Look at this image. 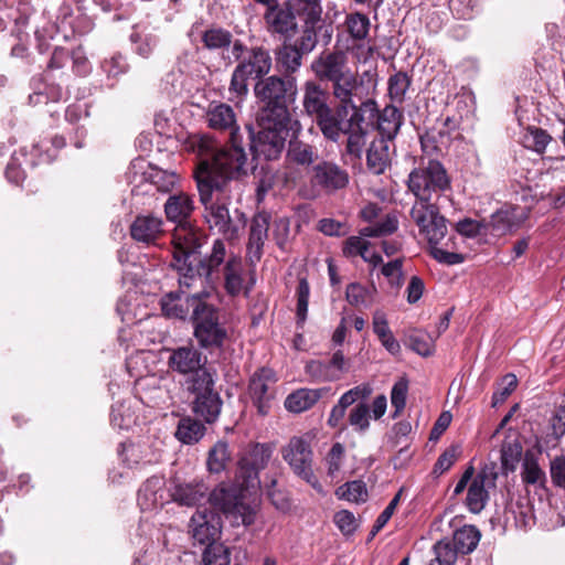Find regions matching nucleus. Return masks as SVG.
Masks as SVG:
<instances>
[{
  "instance_id": "f257e3e1",
  "label": "nucleus",
  "mask_w": 565,
  "mask_h": 565,
  "mask_svg": "<svg viewBox=\"0 0 565 565\" xmlns=\"http://www.w3.org/2000/svg\"><path fill=\"white\" fill-rule=\"evenodd\" d=\"M201 158L195 179L199 181H228L231 188L238 191L241 184L237 178L247 171V154L242 146V136L237 131L232 132L230 145L217 147L216 141L210 136H201L194 142Z\"/></svg>"
},
{
  "instance_id": "f03ea898",
  "label": "nucleus",
  "mask_w": 565,
  "mask_h": 565,
  "mask_svg": "<svg viewBox=\"0 0 565 565\" xmlns=\"http://www.w3.org/2000/svg\"><path fill=\"white\" fill-rule=\"evenodd\" d=\"M196 185L200 201L204 206L203 217L209 227L227 241L238 238L246 225V216L238 209L234 210L233 214L228 210V204L238 191L233 190L228 181L220 183L199 181Z\"/></svg>"
},
{
  "instance_id": "7ed1b4c3",
  "label": "nucleus",
  "mask_w": 565,
  "mask_h": 565,
  "mask_svg": "<svg viewBox=\"0 0 565 565\" xmlns=\"http://www.w3.org/2000/svg\"><path fill=\"white\" fill-rule=\"evenodd\" d=\"M226 257V245L221 238L214 239L211 252L199 260L172 262L179 273V290L198 295L204 300L211 296L221 279V266Z\"/></svg>"
},
{
  "instance_id": "20e7f679",
  "label": "nucleus",
  "mask_w": 565,
  "mask_h": 565,
  "mask_svg": "<svg viewBox=\"0 0 565 565\" xmlns=\"http://www.w3.org/2000/svg\"><path fill=\"white\" fill-rule=\"evenodd\" d=\"M226 65L237 63L233 70L228 92L238 99L248 94V79L254 77L260 81L271 70L270 53L264 46H246L236 39L231 46V52L223 56Z\"/></svg>"
},
{
  "instance_id": "39448f33",
  "label": "nucleus",
  "mask_w": 565,
  "mask_h": 565,
  "mask_svg": "<svg viewBox=\"0 0 565 565\" xmlns=\"http://www.w3.org/2000/svg\"><path fill=\"white\" fill-rule=\"evenodd\" d=\"M311 71L320 82H330L332 96L343 105H351L361 86L358 75L349 66L343 51H323L311 63Z\"/></svg>"
},
{
  "instance_id": "423d86ee",
  "label": "nucleus",
  "mask_w": 565,
  "mask_h": 565,
  "mask_svg": "<svg viewBox=\"0 0 565 565\" xmlns=\"http://www.w3.org/2000/svg\"><path fill=\"white\" fill-rule=\"evenodd\" d=\"M409 216L417 225L419 234L427 239L429 254L435 260L445 265H457L465 260L462 254L448 252L438 246L447 234V220L440 214L436 202L416 200Z\"/></svg>"
},
{
  "instance_id": "0eeeda50",
  "label": "nucleus",
  "mask_w": 565,
  "mask_h": 565,
  "mask_svg": "<svg viewBox=\"0 0 565 565\" xmlns=\"http://www.w3.org/2000/svg\"><path fill=\"white\" fill-rule=\"evenodd\" d=\"M257 490L247 488L244 480L236 477V482H222L207 497L210 505L231 519L235 525L248 526L254 523L256 505L250 499Z\"/></svg>"
},
{
  "instance_id": "6e6552de",
  "label": "nucleus",
  "mask_w": 565,
  "mask_h": 565,
  "mask_svg": "<svg viewBox=\"0 0 565 565\" xmlns=\"http://www.w3.org/2000/svg\"><path fill=\"white\" fill-rule=\"evenodd\" d=\"M407 186L417 201L436 202L450 188V179L438 160L429 159L411 171Z\"/></svg>"
},
{
  "instance_id": "1a4fd4ad",
  "label": "nucleus",
  "mask_w": 565,
  "mask_h": 565,
  "mask_svg": "<svg viewBox=\"0 0 565 565\" xmlns=\"http://www.w3.org/2000/svg\"><path fill=\"white\" fill-rule=\"evenodd\" d=\"M215 374H202L198 379L186 380V390L194 395L192 411L205 423H215L221 414L223 402L214 388Z\"/></svg>"
},
{
  "instance_id": "9d476101",
  "label": "nucleus",
  "mask_w": 565,
  "mask_h": 565,
  "mask_svg": "<svg viewBox=\"0 0 565 565\" xmlns=\"http://www.w3.org/2000/svg\"><path fill=\"white\" fill-rule=\"evenodd\" d=\"M194 337L204 349L221 348L226 338L225 327L220 322L218 309L206 301L199 305L191 315Z\"/></svg>"
},
{
  "instance_id": "9b49d317",
  "label": "nucleus",
  "mask_w": 565,
  "mask_h": 565,
  "mask_svg": "<svg viewBox=\"0 0 565 565\" xmlns=\"http://www.w3.org/2000/svg\"><path fill=\"white\" fill-rule=\"evenodd\" d=\"M281 456L294 473L315 489L320 488L312 469L313 452L306 436H294L282 447Z\"/></svg>"
},
{
  "instance_id": "f8f14e48",
  "label": "nucleus",
  "mask_w": 565,
  "mask_h": 565,
  "mask_svg": "<svg viewBox=\"0 0 565 565\" xmlns=\"http://www.w3.org/2000/svg\"><path fill=\"white\" fill-rule=\"evenodd\" d=\"M169 353L168 366L172 372L189 379H198L204 374H215L206 366L207 359L193 345H182L167 349Z\"/></svg>"
},
{
  "instance_id": "ddd939ff",
  "label": "nucleus",
  "mask_w": 565,
  "mask_h": 565,
  "mask_svg": "<svg viewBox=\"0 0 565 565\" xmlns=\"http://www.w3.org/2000/svg\"><path fill=\"white\" fill-rule=\"evenodd\" d=\"M273 448L268 444H254L238 461L237 478L244 480L247 488L258 490L259 471L265 469L271 458Z\"/></svg>"
},
{
  "instance_id": "4468645a",
  "label": "nucleus",
  "mask_w": 565,
  "mask_h": 565,
  "mask_svg": "<svg viewBox=\"0 0 565 565\" xmlns=\"http://www.w3.org/2000/svg\"><path fill=\"white\" fill-rule=\"evenodd\" d=\"M256 98L264 104L292 103L297 95V85L294 78H284L277 75L265 76L254 86Z\"/></svg>"
},
{
  "instance_id": "2eb2a0df",
  "label": "nucleus",
  "mask_w": 565,
  "mask_h": 565,
  "mask_svg": "<svg viewBox=\"0 0 565 565\" xmlns=\"http://www.w3.org/2000/svg\"><path fill=\"white\" fill-rule=\"evenodd\" d=\"M276 382V374L269 367H260L250 376L248 394L262 416L267 415L270 409Z\"/></svg>"
},
{
  "instance_id": "dca6fc26",
  "label": "nucleus",
  "mask_w": 565,
  "mask_h": 565,
  "mask_svg": "<svg viewBox=\"0 0 565 565\" xmlns=\"http://www.w3.org/2000/svg\"><path fill=\"white\" fill-rule=\"evenodd\" d=\"M288 105L289 103L264 104L258 119L259 127L300 135L302 126L298 119H291Z\"/></svg>"
},
{
  "instance_id": "f3484780",
  "label": "nucleus",
  "mask_w": 565,
  "mask_h": 565,
  "mask_svg": "<svg viewBox=\"0 0 565 565\" xmlns=\"http://www.w3.org/2000/svg\"><path fill=\"white\" fill-rule=\"evenodd\" d=\"M266 7L264 21L270 34H279L289 38L296 33L298 28L296 17L298 14L291 6H289L288 0L284 4H278V1H276Z\"/></svg>"
},
{
  "instance_id": "a211bd4d",
  "label": "nucleus",
  "mask_w": 565,
  "mask_h": 565,
  "mask_svg": "<svg viewBox=\"0 0 565 565\" xmlns=\"http://www.w3.org/2000/svg\"><path fill=\"white\" fill-rule=\"evenodd\" d=\"M288 132L260 127L256 135L250 134V150L256 158L277 159L285 148Z\"/></svg>"
},
{
  "instance_id": "6ab92c4d",
  "label": "nucleus",
  "mask_w": 565,
  "mask_h": 565,
  "mask_svg": "<svg viewBox=\"0 0 565 565\" xmlns=\"http://www.w3.org/2000/svg\"><path fill=\"white\" fill-rule=\"evenodd\" d=\"M350 177L347 170L331 161L318 162L312 168L311 183L328 193L348 186Z\"/></svg>"
},
{
  "instance_id": "aec40b11",
  "label": "nucleus",
  "mask_w": 565,
  "mask_h": 565,
  "mask_svg": "<svg viewBox=\"0 0 565 565\" xmlns=\"http://www.w3.org/2000/svg\"><path fill=\"white\" fill-rule=\"evenodd\" d=\"M204 302L198 295H188L180 290L164 295L160 301L166 317L180 320L186 319L190 312L192 315L194 309Z\"/></svg>"
},
{
  "instance_id": "412c9836",
  "label": "nucleus",
  "mask_w": 565,
  "mask_h": 565,
  "mask_svg": "<svg viewBox=\"0 0 565 565\" xmlns=\"http://www.w3.org/2000/svg\"><path fill=\"white\" fill-rule=\"evenodd\" d=\"M192 537L201 545H215L220 535V518L212 512L198 509L190 521Z\"/></svg>"
},
{
  "instance_id": "4be33fe9",
  "label": "nucleus",
  "mask_w": 565,
  "mask_h": 565,
  "mask_svg": "<svg viewBox=\"0 0 565 565\" xmlns=\"http://www.w3.org/2000/svg\"><path fill=\"white\" fill-rule=\"evenodd\" d=\"M173 260H196L202 243L200 235L189 225H178L173 233Z\"/></svg>"
},
{
  "instance_id": "5701e85b",
  "label": "nucleus",
  "mask_w": 565,
  "mask_h": 565,
  "mask_svg": "<svg viewBox=\"0 0 565 565\" xmlns=\"http://www.w3.org/2000/svg\"><path fill=\"white\" fill-rule=\"evenodd\" d=\"M348 108L349 105L339 103L337 109L329 107L313 118L326 139L338 141L342 132H348V127H345V121L343 120L347 116Z\"/></svg>"
},
{
  "instance_id": "b1692460",
  "label": "nucleus",
  "mask_w": 565,
  "mask_h": 565,
  "mask_svg": "<svg viewBox=\"0 0 565 565\" xmlns=\"http://www.w3.org/2000/svg\"><path fill=\"white\" fill-rule=\"evenodd\" d=\"M270 218V214L265 211L256 213L252 218L247 244V256L250 262H258L262 258L265 241L268 237Z\"/></svg>"
},
{
  "instance_id": "393cba45",
  "label": "nucleus",
  "mask_w": 565,
  "mask_h": 565,
  "mask_svg": "<svg viewBox=\"0 0 565 565\" xmlns=\"http://www.w3.org/2000/svg\"><path fill=\"white\" fill-rule=\"evenodd\" d=\"M523 454L521 436L518 430L509 428L500 449L501 470L503 475L514 472Z\"/></svg>"
},
{
  "instance_id": "a878e982",
  "label": "nucleus",
  "mask_w": 565,
  "mask_h": 565,
  "mask_svg": "<svg viewBox=\"0 0 565 565\" xmlns=\"http://www.w3.org/2000/svg\"><path fill=\"white\" fill-rule=\"evenodd\" d=\"M328 92L317 82L307 81L302 87V108L312 119L330 107Z\"/></svg>"
},
{
  "instance_id": "bb28decb",
  "label": "nucleus",
  "mask_w": 565,
  "mask_h": 565,
  "mask_svg": "<svg viewBox=\"0 0 565 565\" xmlns=\"http://www.w3.org/2000/svg\"><path fill=\"white\" fill-rule=\"evenodd\" d=\"M162 233V220L153 215H139L130 225L131 237L143 244H153Z\"/></svg>"
},
{
  "instance_id": "cd10ccee",
  "label": "nucleus",
  "mask_w": 565,
  "mask_h": 565,
  "mask_svg": "<svg viewBox=\"0 0 565 565\" xmlns=\"http://www.w3.org/2000/svg\"><path fill=\"white\" fill-rule=\"evenodd\" d=\"M206 120L210 128L220 131H228L230 139H232L233 131L239 134L234 109L225 103L211 104L206 111Z\"/></svg>"
},
{
  "instance_id": "c85d7f7f",
  "label": "nucleus",
  "mask_w": 565,
  "mask_h": 565,
  "mask_svg": "<svg viewBox=\"0 0 565 565\" xmlns=\"http://www.w3.org/2000/svg\"><path fill=\"white\" fill-rule=\"evenodd\" d=\"M371 25L370 18L360 11L347 13L342 24L348 38L356 47H362L369 42Z\"/></svg>"
},
{
  "instance_id": "c756f323",
  "label": "nucleus",
  "mask_w": 565,
  "mask_h": 565,
  "mask_svg": "<svg viewBox=\"0 0 565 565\" xmlns=\"http://www.w3.org/2000/svg\"><path fill=\"white\" fill-rule=\"evenodd\" d=\"M209 493L203 480L175 483L171 489L172 499L181 505L193 507L202 502Z\"/></svg>"
},
{
  "instance_id": "7c9ffc66",
  "label": "nucleus",
  "mask_w": 565,
  "mask_h": 565,
  "mask_svg": "<svg viewBox=\"0 0 565 565\" xmlns=\"http://www.w3.org/2000/svg\"><path fill=\"white\" fill-rule=\"evenodd\" d=\"M223 267V276H224V289L230 296H237L243 290V273L244 266L243 260L239 256L234 253H227Z\"/></svg>"
},
{
  "instance_id": "2f4dec72",
  "label": "nucleus",
  "mask_w": 565,
  "mask_h": 565,
  "mask_svg": "<svg viewBox=\"0 0 565 565\" xmlns=\"http://www.w3.org/2000/svg\"><path fill=\"white\" fill-rule=\"evenodd\" d=\"M318 151L312 146L299 139V135L291 134L286 152L289 164L308 168L318 159Z\"/></svg>"
},
{
  "instance_id": "473e14b6",
  "label": "nucleus",
  "mask_w": 565,
  "mask_h": 565,
  "mask_svg": "<svg viewBox=\"0 0 565 565\" xmlns=\"http://www.w3.org/2000/svg\"><path fill=\"white\" fill-rule=\"evenodd\" d=\"M524 217H519L515 215V209H501L494 212L488 223V234L493 236H503L508 233L513 232L519 228L524 221Z\"/></svg>"
},
{
  "instance_id": "72a5a7b5",
  "label": "nucleus",
  "mask_w": 565,
  "mask_h": 565,
  "mask_svg": "<svg viewBox=\"0 0 565 565\" xmlns=\"http://www.w3.org/2000/svg\"><path fill=\"white\" fill-rule=\"evenodd\" d=\"M193 209L192 198L183 192L170 195L164 203V213L168 221L177 223L178 225L188 224V218Z\"/></svg>"
},
{
  "instance_id": "f704fd0d",
  "label": "nucleus",
  "mask_w": 565,
  "mask_h": 565,
  "mask_svg": "<svg viewBox=\"0 0 565 565\" xmlns=\"http://www.w3.org/2000/svg\"><path fill=\"white\" fill-rule=\"evenodd\" d=\"M164 480L161 477L147 479L138 491V504L142 511H151L163 503Z\"/></svg>"
},
{
  "instance_id": "c9c22d12",
  "label": "nucleus",
  "mask_w": 565,
  "mask_h": 565,
  "mask_svg": "<svg viewBox=\"0 0 565 565\" xmlns=\"http://www.w3.org/2000/svg\"><path fill=\"white\" fill-rule=\"evenodd\" d=\"M326 388H299L285 399V407L291 413H302L310 409L326 393Z\"/></svg>"
},
{
  "instance_id": "e433bc0d",
  "label": "nucleus",
  "mask_w": 565,
  "mask_h": 565,
  "mask_svg": "<svg viewBox=\"0 0 565 565\" xmlns=\"http://www.w3.org/2000/svg\"><path fill=\"white\" fill-rule=\"evenodd\" d=\"M390 142L385 138L374 139L366 152L367 169L374 174H382L390 164Z\"/></svg>"
},
{
  "instance_id": "4c0bfd02",
  "label": "nucleus",
  "mask_w": 565,
  "mask_h": 565,
  "mask_svg": "<svg viewBox=\"0 0 565 565\" xmlns=\"http://www.w3.org/2000/svg\"><path fill=\"white\" fill-rule=\"evenodd\" d=\"M234 41L233 34L228 30L216 25L210 26L201 33L203 47L209 51H222L223 56L231 52Z\"/></svg>"
},
{
  "instance_id": "58836bf2",
  "label": "nucleus",
  "mask_w": 565,
  "mask_h": 565,
  "mask_svg": "<svg viewBox=\"0 0 565 565\" xmlns=\"http://www.w3.org/2000/svg\"><path fill=\"white\" fill-rule=\"evenodd\" d=\"M376 117L380 138L392 141L403 124V114L395 106L388 105L381 113L377 111Z\"/></svg>"
},
{
  "instance_id": "ea45409f",
  "label": "nucleus",
  "mask_w": 565,
  "mask_h": 565,
  "mask_svg": "<svg viewBox=\"0 0 565 565\" xmlns=\"http://www.w3.org/2000/svg\"><path fill=\"white\" fill-rule=\"evenodd\" d=\"M349 107L352 108L353 113L348 121H345V127H348V131L352 129L358 130H366L369 124H373L377 115V106L376 103L372 99H367L361 103L360 106L354 105L352 102Z\"/></svg>"
},
{
  "instance_id": "a19ab883",
  "label": "nucleus",
  "mask_w": 565,
  "mask_h": 565,
  "mask_svg": "<svg viewBox=\"0 0 565 565\" xmlns=\"http://www.w3.org/2000/svg\"><path fill=\"white\" fill-rule=\"evenodd\" d=\"M373 332L377 335L381 344L391 353V354H398L401 351V345L398 341L393 335L390 327L388 321L386 318V315L381 311L376 310L373 313V321H372Z\"/></svg>"
},
{
  "instance_id": "79ce46f5",
  "label": "nucleus",
  "mask_w": 565,
  "mask_h": 565,
  "mask_svg": "<svg viewBox=\"0 0 565 565\" xmlns=\"http://www.w3.org/2000/svg\"><path fill=\"white\" fill-rule=\"evenodd\" d=\"M206 427L204 424L190 416L183 417L179 420L174 436L185 445H193L199 443L205 435Z\"/></svg>"
},
{
  "instance_id": "37998d69",
  "label": "nucleus",
  "mask_w": 565,
  "mask_h": 565,
  "mask_svg": "<svg viewBox=\"0 0 565 565\" xmlns=\"http://www.w3.org/2000/svg\"><path fill=\"white\" fill-rule=\"evenodd\" d=\"M487 476L479 473L470 482L466 504L470 512L479 513L484 509L488 500V491L486 490Z\"/></svg>"
},
{
  "instance_id": "c03bdc74",
  "label": "nucleus",
  "mask_w": 565,
  "mask_h": 565,
  "mask_svg": "<svg viewBox=\"0 0 565 565\" xmlns=\"http://www.w3.org/2000/svg\"><path fill=\"white\" fill-rule=\"evenodd\" d=\"M120 457L124 462L128 465V467H134L137 465H147L157 462L159 460V452L149 454L143 446L140 444H121Z\"/></svg>"
},
{
  "instance_id": "a18cd8bd",
  "label": "nucleus",
  "mask_w": 565,
  "mask_h": 565,
  "mask_svg": "<svg viewBox=\"0 0 565 565\" xmlns=\"http://www.w3.org/2000/svg\"><path fill=\"white\" fill-rule=\"evenodd\" d=\"M521 479L523 483L531 486H544L546 476L539 465V458L532 451H526L521 467Z\"/></svg>"
},
{
  "instance_id": "49530a36",
  "label": "nucleus",
  "mask_w": 565,
  "mask_h": 565,
  "mask_svg": "<svg viewBox=\"0 0 565 565\" xmlns=\"http://www.w3.org/2000/svg\"><path fill=\"white\" fill-rule=\"evenodd\" d=\"M481 533L475 525H465L454 533L452 544L460 554L473 552L480 541Z\"/></svg>"
},
{
  "instance_id": "de8ad7c7",
  "label": "nucleus",
  "mask_w": 565,
  "mask_h": 565,
  "mask_svg": "<svg viewBox=\"0 0 565 565\" xmlns=\"http://www.w3.org/2000/svg\"><path fill=\"white\" fill-rule=\"evenodd\" d=\"M376 288H367L359 282H351L345 289L347 301L354 307L367 308L373 305Z\"/></svg>"
},
{
  "instance_id": "09e8293b",
  "label": "nucleus",
  "mask_w": 565,
  "mask_h": 565,
  "mask_svg": "<svg viewBox=\"0 0 565 565\" xmlns=\"http://www.w3.org/2000/svg\"><path fill=\"white\" fill-rule=\"evenodd\" d=\"M398 228V218L395 214H386L382 220L360 230L364 237H382L395 233Z\"/></svg>"
},
{
  "instance_id": "8fccbe9b",
  "label": "nucleus",
  "mask_w": 565,
  "mask_h": 565,
  "mask_svg": "<svg viewBox=\"0 0 565 565\" xmlns=\"http://www.w3.org/2000/svg\"><path fill=\"white\" fill-rule=\"evenodd\" d=\"M71 63V52L63 47H56L52 56L47 63L45 70V78L54 81L56 78L63 79L64 77H68L66 72H61L60 75H56V72L66 68Z\"/></svg>"
},
{
  "instance_id": "3c124183",
  "label": "nucleus",
  "mask_w": 565,
  "mask_h": 565,
  "mask_svg": "<svg viewBox=\"0 0 565 565\" xmlns=\"http://www.w3.org/2000/svg\"><path fill=\"white\" fill-rule=\"evenodd\" d=\"M551 140L552 137L546 130L535 126H529L523 135L524 147L539 154L545 152Z\"/></svg>"
},
{
  "instance_id": "603ef678",
  "label": "nucleus",
  "mask_w": 565,
  "mask_h": 565,
  "mask_svg": "<svg viewBox=\"0 0 565 565\" xmlns=\"http://www.w3.org/2000/svg\"><path fill=\"white\" fill-rule=\"evenodd\" d=\"M302 53L294 44H284L277 52V63L286 73H295L301 66Z\"/></svg>"
},
{
  "instance_id": "864d4df0",
  "label": "nucleus",
  "mask_w": 565,
  "mask_h": 565,
  "mask_svg": "<svg viewBox=\"0 0 565 565\" xmlns=\"http://www.w3.org/2000/svg\"><path fill=\"white\" fill-rule=\"evenodd\" d=\"M335 494L339 499L360 503L366 501L367 489L366 484L362 480H353L340 486L337 489Z\"/></svg>"
},
{
  "instance_id": "5fc2aeb1",
  "label": "nucleus",
  "mask_w": 565,
  "mask_h": 565,
  "mask_svg": "<svg viewBox=\"0 0 565 565\" xmlns=\"http://www.w3.org/2000/svg\"><path fill=\"white\" fill-rule=\"evenodd\" d=\"M303 21V31L295 44L302 54L310 53L318 43L317 29L321 21L309 22L307 15H299Z\"/></svg>"
},
{
  "instance_id": "6e6d98bb",
  "label": "nucleus",
  "mask_w": 565,
  "mask_h": 565,
  "mask_svg": "<svg viewBox=\"0 0 565 565\" xmlns=\"http://www.w3.org/2000/svg\"><path fill=\"white\" fill-rule=\"evenodd\" d=\"M409 348L422 356H429L435 350V339L420 330L411 332L407 337Z\"/></svg>"
},
{
  "instance_id": "4d7b16f0",
  "label": "nucleus",
  "mask_w": 565,
  "mask_h": 565,
  "mask_svg": "<svg viewBox=\"0 0 565 565\" xmlns=\"http://www.w3.org/2000/svg\"><path fill=\"white\" fill-rule=\"evenodd\" d=\"M322 0H288L298 15H307L309 22L322 21Z\"/></svg>"
},
{
  "instance_id": "13d9d810",
  "label": "nucleus",
  "mask_w": 565,
  "mask_h": 565,
  "mask_svg": "<svg viewBox=\"0 0 565 565\" xmlns=\"http://www.w3.org/2000/svg\"><path fill=\"white\" fill-rule=\"evenodd\" d=\"M230 460L228 445L225 441H217L209 451L207 468L211 472L218 473L225 469Z\"/></svg>"
},
{
  "instance_id": "bf43d9fd",
  "label": "nucleus",
  "mask_w": 565,
  "mask_h": 565,
  "mask_svg": "<svg viewBox=\"0 0 565 565\" xmlns=\"http://www.w3.org/2000/svg\"><path fill=\"white\" fill-rule=\"evenodd\" d=\"M309 296H310L309 282L306 277H301V278H299V284H298V287L296 290V297H297L296 317H297V324L299 327H302L307 320Z\"/></svg>"
},
{
  "instance_id": "052dcab7",
  "label": "nucleus",
  "mask_w": 565,
  "mask_h": 565,
  "mask_svg": "<svg viewBox=\"0 0 565 565\" xmlns=\"http://www.w3.org/2000/svg\"><path fill=\"white\" fill-rule=\"evenodd\" d=\"M435 558L430 561L434 565H454L459 552L449 540H440L434 545Z\"/></svg>"
},
{
  "instance_id": "680f3d73",
  "label": "nucleus",
  "mask_w": 565,
  "mask_h": 565,
  "mask_svg": "<svg viewBox=\"0 0 565 565\" xmlns=\"http://www.w3.org/2000/svg\"><path fill=\"white\" fill-rule=\"evenodd\" d=\"M306 374L315 382H331L338 380V374L331 370L330 364L319 360H311L305 366Z\"/></svg>"
},
{
  "instance_id": "e2e57ef3",
  "label": "nucleus",
  "mask_w": 565,
  "mask_h": 565,
  "mask_svg": "<svg viewBox=\"0 0 565 565\" xmlns=\"http://www.w3.org/2000/svg\"><path fill=\"white\" fill-rule=\"evenodd\" d=\"M411 85V77L405 72H397L388 78V95L392 100L402 103Z\"/></svg>"
},
{
  "instance_id": "0e129e2a",
  "label": "nucleus",
  "mask_w": 565,
  "mask_h": 565,
  "mask_svg": "<svg viewBox=\"0 0 565 565\" xmlns=\"http://www.w3.org/2000/svg\"><path fill=\"white\" fill-rule=\"evenodd\" d=\"M131 42L135 44V52L143 57L148 58L157 47L159 38L152 33H132Z\"/></svg>"
},
{
  "instance_id": "69168bd1",
  "label": "nucleus",
  "mask_w": 565,
  "mask_h": 565,
  "mask_svg": "<svg viewBox=\"0 0 565 565\" xmlns=\"http://www.w3.org/2000/svg\"><path fill=\"white\" fill-rule=\"evenodd\" d=\"M403 258H396L384 264L381 268L382 275L386 278L390 287L399 290L404 282Z\"/></svg>"
},
{
  "instance_id": "338daca9",
  "label": "nucleus",
  "mask_w": 565,
  "mask_h": 565,
  "mask_svg": "<svg viewBox=\"0 0 565 565\" xmlns=\"http://www.w3.org/2000/svg\"><path fill=\"white\" fill-rule=\"evenodd\" d=\"M518 386V379L513 373L505 374L497 384V390L492 395V407L502 404Z\"/></svg>"
},
{
  "instance_id": "774afa93",
  "label": "nucleus",
  "mask_w": 565,
  "mask_h": 565,
  "mask_svg": "<svg viewBox=\"0 0 565 565\" xmlns=\"http://www.w3.org/2000/svg\"><path fill=\"white\" fill-rule=\"evenodd\" d=\"M230 551L222 544L210 545L204 550V565H230Z\"/></svg>"
}]
</instances>
